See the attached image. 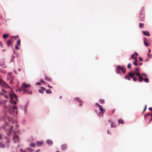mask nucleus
<instances>
[{"label":"nucleus","instance_id":"1","mask_svg":"<svg viewBox=\"0 0 152 152\" xmlns=\"http://www.w3.org/2000/svg\"><path fill=\"white\" fill-rule=\"evenodd\" d=\"M30 87V85L27 84L25 83H23L21 88L22 90L23 91V93H26L27 94H30L31 93V92L28 91L26 89V88H28Z\"/></svg>","mask_w":152,"mask_h":152},{"label":"nucleus","instance_id":"2","mask_svg":"<svg viewBox=\"0 0 152 152\" xmlns=\"http://www.w3.org/2000/svg\"><path fill=\"white\" fill-rule=\"evenodd\" d=\"M120 70H122V72L123 73H125V68H124L123 66H121L120 65H118L116 67V72L117 73H120Z\"/></svg>","mask_w":152,"mask_h":152},{"label":"nucleus","instance_id":"3","mask_svg":"<svg viewBox=\"0 0 152 152\" xmlns=\"http://www.w3.org/2000/svg\"><path fill=\"white\" fill-rule=\"evenodd\" d=\"M15 97L16 99V100H17V98H18V96L16 95L15 94H10V98L11 99L10 101V102H11L12 103L14 104H16L17 103L16 102L14 101H12L13 100V97Z\"/></svg>","mask_w":152,"mask_h":152},{"label":"nucleus","instance_id":"4","mask_svg":"<svg viewBox=\"0 0 152 152\" xmlns=\"http://www.w3.org/2000/svg\"><path fill=\"white\" fill-rule=\"evenodd\" d=\"M128 75H129L133 79V80L134 81H136L137 80V78L136 77H134L135 76L134 74L133 73V72H129L128 73Z\"/></svg>","mask_w":152,"mask_h":152},{"label":"nucleus","instance_id":"5","mask_svg":"<svg viewBox=\"0 0 152 152\" xmlns=\"http://www.w3.org/2000/svg\"><path fill=\"white\" fill-rule=\"evenodd\" d=\"M13 140L15 143H16L18 142L19 141V139L18 138V135L15 134L13 136Z\"/></svg>","mask_w":152,"mask_h":152},{"label":"nucleus","instance_id":"6","mask_svg":"<svg viewBox=\"0 0 152 152\" xmlns=\"http://www.w3.org/2000/svg\"><path fill=\"white\" fill-rule=\"evenodd\" d=\"M0 85L6 88L7 86L9 87L4 82L3 80L1 79H0Z\"/></svg>","mask_w":152,"mask_h":152},{"label":"nucleus","instance_id":"7","mask_svg":"<svg viewBox=\"0 0 152 152\" xmlns=\"http://www.w3.org/2000/svg\"><path fill=\"white\" fill-rule=\"evenodd\" d=\"M99 110L101 111L100 113H99V114H102V115L101 116H102L103 115L104 112H105V110H104L103 108V107L102 106H99Z\"/></svg>","mask_w":152,"mask_h":152},{"label":"nucleus","instance_id":"8","mask_svg":"<svg viewBox=\"0 0 152 152\" xmlns=\"http://www.w3.org/2000/svg\"><path fill=\"white\" fill-rule=\"evenodd\" d=\"M145 17L144 14H141L140 15L139 18L141 21H143L145 20Z\"/></svg>","mask_w":152,"mask_h":152},{"label":"nucleus","instance_id":"9","mask_svg":"<svg viewBox=\"0 0 152 152\" xmlns=\"http://www.w3.org/2000/svg\"><path fill=\"white\" fill-rule=\"evenodd\" d=\"M142 32L143 33V34L145 36L149 37L150 35V33L147 31H142Z\"/></svg>","mask_w":152,"mask_h":152},{"label":"nucleus","instance_id":"10","mask_svg":"<svg viewBox=\"0 0 152 152\" xmlns=\"http://www.w3.org/2000/svg\"><path fill=\"white\" fill-rule=\"evenodd\" d=\"M61 148L62 150L64 151L66 149L67 146L65 144H63L61 145Z\"/></svg>","mask_w":152,"mask_h":152},{"label":"nucleus","instance_id":"11","mask_svg":"<svg viewBox=\"0 0 152 152\" xmlns=\"http://www.w3.org/2000/svg\"><path fill=\"white\" fill-rule=\"evenodd\" d=\"M43 144V142L42 141H37V144L38 146H42Z\"/></svg>","mask_w":152,"mask_h":152},{"label":"nucleus","instance_id":"12","mask_svg":"<svg viewBox=\"0 0 152 152\" xmlns=\"http://www.w3.org/2000/svg\"><path fill=\"white\" fill-rule=\"evenodd\" d=\"M46 142L49 145H52L53 144V142L51 140H46Z\"/></svg>","mask_w":152,"mask_h":152},{"label":"nucleus","instance_id":"13","mask_svg":"<svg viewBox=\"0 0 152 152\" xmlns=\"http://www.w3.org/2000/svg\"><path fill=\"white\" fill-rule=\"evenodd\" d=\"M133 73L135 75H136L138 77L141 76L140 75V73L137 71H135Z\"/></svg>","mask_w":152,"mask_h":152},{"label":"nucleus","instance_id":"14","mask_svg":"<svg viewBox=\"0 0 152 152\" xmlns=\"http://www.w3.org/2000/svg\"><path fill=\"white\" fill-rule=\"evenodd\" d=\"M45 88L44 87H42L41 88L39 89V92L41 93L42 94L44 92V91L45 90Z\"/></svg>","mask_w":152,"mask_h":152},{"label":"nucleus","instance_id":"15","mask_svg":"<svg viewBox=\"0 0 152 152\" xmlns=\"http://www.w3.org/2000/svg\"><path fill=\"white\" fill-rule=\"evenodd\" d=\"M74 100L80 103H82L83 101L78 97H76L74 98Z\"/></svg>","mask_w":152,"mask_h":152},{"label":"nucleus","instance_id":"16","mask_svg":"<svg viewBox=\"0 0 152 152\" xmlns=\"http://www.w3.org/2000/svg\"><path fill=\"white\" fill-rule=\"evenodd\" d=\"M7 101V100H0V104H5L6 103Z\"/></svg>","mask_w":152,"mask_h":152},{"label":"nucleus","instance_id":"17","mask_svg":"<svg viewBox=\"0 0 152 152\" xmlns=\"http://www.w3.org/2000/svg\"><path fill=\"white\" fill-rule=\"evenodd\" d=\"M12 44V42L11 40H9L7 41V45L8 46H10Z\"/></svg>","mask_w":152,"mask_h":152},{"label":"nucleus","instance_id":"18","mask_svg":"<svg viewBox=\"0 0 152 152\" xmlns=\"http://www.w3.org/2000/svg\"><path fill=\"white\" fill-rule=\"evenodd\" d=\"M5 147V145L3 143L0 142V148H4Z\"/></svg>","mask_w":152,"mask_h":152},{"label":"nucleus","instance_id":"19","mask_svg":"<svg viewBox=\"0 0 152 152\" xmlns=\"http://www.w3.org/2000/svg\"><path fill=\"white\" fill-rule=\"evenodd\" d=\"M45 80L50 81L51 80V78L50 77H48L47 76H45Z\"/></svg>","mask_w":152,"mask_h":152},{"label":"nucleus","instance_id":"20","mask_svg":"<svg viewBox=\"0 0 152 152\" xmlns=\"http://www.w3.org/2000/svg\"><path fill=\"white\" fill-rule=\"evenodd\" d=\"M9 36V35L8 34H3V38L4 39H5L6 38H7Z\"/></svg>","mask_w":152,"mask_h":152},{"label":"nucleus","instance_id":"21","mask_svg":"<svg viewBox=\"0 0 152 152\" xmlns=\"http://www.w3.org/2000/svg\"><path fill=\"white\" fill-rule=\"evenodd\" d=\"M130 77L127 74V75H126L125 76V79L126 80H131V79L130 78Z\"/></svg>","mask_w":152,"mask_h":152},{"label":"nucleus","instance_id":"22","mask_svg":"<svg viewBox=\"0 0 152 152\" xmlns=\"http://www.w3.org/2000/svg\"><path fill=\"white\" fill-rule=\"evenodd\" d=\"M138 77L139 81V82H140L143 80V78L141 76Z\"/></svg>","mask_w":152,"mask_h":152},{"label":"nucleus","instance_id":"23","mask_svg":"<svg viewBox=\"0 0 152 152\" xmlns=\"http://www.w3.org/2000/svg\"><path fill=\"white\" fill-rule=\"evenodd\" d=\"M118 122L119 123L123 124L124 123V122L122 119H120L118 120Z\"/></svg>","mask_w":152,"mask_h":152},{"label":"nucleus","instance_id":"24","mask_svg":"<svg viewBox=\"0 0 152 152\" xmlns=\"http://www.w3.org/2000/svg\"><path fill=\"white\" fill-rule=\"evenodd\" d=\"M16 45H17L19 46L20 45V39H18V40L17 41V42Z\"/></svg>","mask_w":152,"mask_h":152},{"label":"nucleus","instance_id":"25","mask_svg":"<svg viewBox=\"0 0 152 152\" xmlns=\"http://www.w3.org/2000/svg\"><path fill=\"white\" fill-rule=\"evenodd\" d=\"M116 126L115 124L113 123H112L111 125V127H115Z\"/></svg>","mask_w":152,"mask_h":152},{"label":"nucleus","instance_id":"26","mask_svg":"<svg viewBox=\"0 0 152 152\" xmlns=\"http://www.w3.org/2000/svg\"><path fill=\"white\" fill-rule=\"evenodd\" d=\"M144 24L143 23H139V27L141 28H143L144 27Z\"/></svg>","mask_w":152,"mask_h":152},{"label":"nucleus","instance_id":"27","mask_svg":"<svg viewBox=\"0 0 152 152\" xmlns=\"http://www.w3.org/2000/svg\"><path fill=\"white\" fill-rule=\"evenodd\" d=\"M29 145L31 147H35V144L34 143H30Z\"/></svg>","mask_w":152,"mask_h":152},{"label":"nucleus","instance_id":"28","mask_svg":"<svg viewBox=\"0 0 152 152\" xmlns=\"http://www.w3.org/2000/svg\"><path fill=\"white\" fill-rule=\"evenodd\" d=\"M46 92L47 94H51L52 93L51 91L49 89H47V90H46Z\"/></svg>","mask_w":152,"mask_h":152},{"label":"nucleus","instance_id":"29","mask_svg":"<svg viewBox=\"0 0 152 152\" xmlns=\"http://www.w3.org/2000/svg\"><path fill=\"white\" fill-rule=\"evenodd\" d=\"M11 109L13 111H14V110L17 109V107L16 106H14L11 108Z\"/></svg>","mask_w":152,"mask_h":152},{"label":"nucleus","instance_id":"30","mask_svg":"<svg viewBox=\"0 0 152 152\" xmlns=\"http://www.w3.org/2000/svg\"><path fill=\"white\" fill-rule=\"evenodd\" d=\"M99 102L100 103H101V104H102V103H104V101L103 99H100L99 100Z\"/></svg>","mask_w":152,"mask_h":152},{"label":"nucleus","instance_id":"31","mask_svg":"<svg viewBox=\"0 0 152 152\" xmlns=\"http://www.w3.org/2000/svg\"><path fill=\"white\" fill-rule=\"evenodd\" d=\"M144 81L145 82L148 83L149 82V80L147 78H145L144 79Z\"/></svg>","mask_w":152,"mask_h":152},{"label":"nucleus","instance_id":"32","mask_svg":"<svg viewBox=\"0 0 152 152\" xmlns=\"http://www.w3.org/2000/svg\"><path fill=\"white\" fill-rule=\"evenodd\" d=\"M135 57H137L136 56H135L134 53L133 54H132L131 56V58L133 59L135 58Z\"/></svg>","mask_w":152,"mask_h":152},{"label":"nucleus","instance_id":"33","mask_svg":"<svg viewBox=\"0 0 152 152\" xmlns=\"http://www.w3.org/2000/svg\"><path fill=\"white\" fill-rule=\"evenodd\" d=\"M18 45H15V49L18 50L19 49V47Z\"/></svg>","mask_w":152,"mask_h":152},{"label":"nucleus","instance_id":"34","mask_svg":"<svg viewBox=\"0 0 152 152\" xmlns=\"http://www.w3.org/2000/svg\"><path fill=\"white\" fill-rule=\"evenodd\" d=\"M12 38H15V39H18L19 38V36L18 35H17L16 36H13L12 37Z\"/></svg>","mask_w":152,"mask_h":152},{"label":"nucleus","instance_id":"35","mask_svg":"<svg viewBox=\"0 0 152 152\" xmlns=\"http://www.w3.org/2000/svg\"><path fill=\"white\" fill-rule=\"evenodd\" d=\"M131 65L130 63L129 64L127 65V67L129 69H130L131 68Z\"/></svg>","mask_w":152,"mask_h":152},{"label":"nucleus","instance_id":"36","mask_svg":"<svg viewBox=\"0 0 152 152\" xmlns=\"http://www.w3.org/2000/svg\"><path fill=\"white\" fill-rule=\"evenodd\" d=\"M147 55L148 57H149V58H151L152 57V55L151 54L148 53Z\"/></svg>","mask_w":152,"mask_h":152},{"label":"nucleus","instance_id":"37","mask_svg":"<svg viewBox=\"0 0 152 152\" xmlns=\"http://www.w3.org/2000/svg\"><path fill=\"white\" fill-rule=\"evenodd\" d=\"M133 64L136 66H137L138 65V64L137 62H133Z\"/></svg>","mask_w":152,"mask_h":152},{"label":"nucleus","instance_id":"38","mask_svg":"<svg viewBox=\"0 0 152 152\" xmlns=\"http://www.w3.org/2000/svg\"><path fill=\"white\" fill-rule=\"evenodd\" d=\"M144 44H145V45L146 46H148V44L147 43H146V42H145V40H144Z\"/></svg>","mask_w":152,"mask_h":152},{"label":"nucleus","instance_id":"39","mask_svg":"<svg viewBox=\"0 0 152 152\" xmlns=\"http://www.w3.org/2000/svg\"><path fill=\"white\" fill-rule=\"evenodd\" d=\"M135 69V70L136 71H139L140 70V69L139 68H136Z\"/></svg>","mask_w":152,"mask_h":152},{"label":"nucleus","instance_id":"40","mask_svg":"<svg viewBox=\"0 0 152 152\" xmlns=\"http://www.w3.org/2000/svg\"><path fill=\"white\" fill-rule=\"evenodd\" d=\"M139 60L140 61H142L143 60V59L141 57H140L139 58Z\"/></svg>","mask_w":152,"mask_h":152},{"label":"nucleus","instance_id":"41","mask_svg":"<svg viewBox=\"0 0 152 152\" xmlns=\"http://www.w3.org/2000/svg\"><path fill=\"white\" fill-rule=\"evenodd\" d=\"M142 76H145V77H147V76L146 75L145 73H142Z\"/></svg>","mask_w":152,"mask_h":152},{"label":"nucleus","instance_id":"42","mask_svg":"<svg viewBox=\"0 0 152 152\" xmlns=\"http://www.w3.org/2000/svg\"><path fill=\"white\" fill-rule=\"evenodd\" d=\"M96 105L97 106V107H99V106H100V105H99V103H96Z\"/></svg>","mask_w":152,"mask_h":152},{"label":"nucleus","instance_id":"43","mask_svg":"<svg viewBox=\"0 0 152 152\" xmlns=\"http://www.w3.org/2000/svg\"><path fill=\"white\" fill-rule=\"evenodd\" d=\"M2 91L4 93H6L7 92L4 89H2Z\"/></svg>","mask_w":152,"mask_h":152},{"label":"nucleus","instance_id":"44","mask_svg":"<svg viewBox=\"0 0 152 152\" xmlns=\"http://www.w3.org/2000/svg\"><path fill=\"white\" fill-rule=\"evenodd\" d=\"M135 61V62H137V57H135V58H134Z\"/></svg>","mask_w":152,"mask_h":152},{"label":"nucleus","instance_id":"45","mask_svg":"<svg viewBox=\"0 0 152 152\" xmlns=\"http://www.w3.org/2000/svg\"><path fill=\"white\" fill-rule=\"evenodd\" d=\"M4 95V97H5V98H7V99L8 98V96L7 95Z\"/></svg>","mask_w":152,"mask_h":152},{"label":"nucleus","instance_id":"46","mask_svg":"<svg viewBox=\"0 0 152 152\" xmlns=\"http://www.w3.org/2000/svg\"><path fill=\"white\" fill-rule=\"evenodd\" d=\"M146 109V105L145 106V108H144V109L143 110V112H144L145 110Z\"/></svg>","mask_w":152,"mask_h":152},{"label":"nucleus","instance_id":"47","mask_svg":"<svg viewBox=\"0 0 152 152\" xmlns=\"http://www.w3.org/2000/svg\"><path fill=\"white\" fill-rule=\"evenodd\" d=\"M148 109H149V110L152 111V107H150Z\"/></svg>","mask_w":152,"mask_h":152},{"label":"nucleus","instance_id":"48","mask_svg":"<svg viewBox=\"0 0 152 152\" xmlns=\"http://www.w3.org/2000/svg\"><path fill=\"white\" fill-rule=\"evenodd\" d=\"M134 54H135V56H136V57H137V56L138 55V54L136 52H134Z\"/></svg>","mask_w":152,"mask_h":152},{"label":"nucleus","instance_id":"49","mask_svg":"<svg viewBox=\"0 0 152 152\" xmlns=\"http://www.w3.org/2000/svg\"><path fill=\"white\" fill-rule=\"evenodd\" d=\"M115 109H113V110H112V113H113L114 112H115Z\"/></svg>","mask_w":152,"mask_h":152},{"label":"nucleus","instance_id":"50","mask_svg":"<svg viewBox=\"0 0 152 152\" xmlns=\"http://www.w3.org/2000/svg\"><path fill=\"white\" fill-rule=\"evenodd\" d=\"M4 94L2 92H0V96L1 95H4Z\"/></svg>","mask_w":152,"mask_h":152},{"label":"nucleus","instance_id":"51","mask_svg":"<svg viewBox=\"0 0 152 152\" xmlns=\"http://www.w3.org/2000/svg\"><path fill=\"white\" fill-rule=\"evenodd\" d=\"M41 82L43 83H45L44 82L43 80H41Z\"/></svg>","mask_w":152,"mask_h":152},{"label":"nucleus","instance_id":"52","mask_svg":"<svg viewBox=\"0 0 152 152\" xmlns=\"http://www.w3.org/2000/svg\"><path fill=\"white\" fill-rule=\"evenodd\" d=\"M37 84L39 85H40L41 84V83H39V82H37Z\"/></svg>","mask_w":152,"mask_h":152},{"label":"nucleus","instance_id":"53","mask_svg":"<svg viewBox=\"0 0 152 152\" xmlns=\"http://www.w3.org/2000/svg\"><path fill=\"white\" fill-rule=\"evenodd\" d=\"M107 133L108 134H110V132H109L108 130L107 131Z\"/></svg>","mask_w":152,"mask_h":152},{"label":"nucleus","instance_id":"54","mask_svg":"<svg viewBox=\"0 0 152 152\" xmlns=\"http://www.w3.org/2000/svg\"><path fill=\"white\" fill-rule=\"evenodd\" d=\"M13 128V126H12L11 127L10 129V131Z\"/></svg>","mask_w":152,"mask_h":152},{"label":"nucleus","instance_id":"55","mask_svg":"<svg viewBox=\"0 0 152 152\" xmlns=\"http://www.w3.org/2000/svg\"><path fill=\"white\" fill-rule=\"evenodd\" d=\"M40 151V149H38L36 152H39Z\"/></svg>","mask_w":152,"mask_h":152},{"label":"nucleus","instance_id":"56","mask_svg":"<svg viewBox=\"0 0 152 152\" xmlns=\"http://www.w3.org/2000/svg\"><path fill=\"white\" fill-rule=\"evenodd\" d=\"M112 121V120H109V122H111Z\"/></svg>","mask_w":152,"mask_h":152},{"label":"nucleus","instance_id":"57","mask_svg":"<svg viewBox=\"0 0 152 152\" xmlns=\"http://www.w3.org/2000/svg\"><path fill=\"white\" fill-rule=\"evenodd\" d=\"M48 87L49 88H52V87L50 86L49 85H48Z\"/></svg>","mask_w":152,"mask_h":152},{"label":"nucleus","instance_id":"58","mask_svg":"<svg viewBox=\"0 0 152 152\" xmlns=\"http://www.w3.org/2000/svg\"><path fill=\"white\" fill-rule=\"evenodd\" d=\"M0 44H1V47H2V43L1 42H0Z\"/></svg>","mask_w":152,"mask_h":152},{"label":"nucleus","instance_id":"59","mask_svg":"<svg viewBox=\"0 0 152 152\" xmlns=\"http://www.w3.org/2000/svg\"><path fill=\"white\" fill-rule=\"evenodd\" d=\"M79 106H82L83 105V104H80L79 105Z\"/></svg>","mask_w":152,"mask_h":152},{"label":"nucleus","instance_id":"60","mask_svg":"<svg viewBox=\"0 0 152 152\" xmlns=\"http://www.w3.org/2000/svg\"><path fill=\"white\" fill-rule=\"evenodd\" d=\"M12 80H11V81H10V83L11 84H12Z\"/></svg>","mask_w":152,"mask_h":152},{"label":"nucleus","instance_id":"61","mask_svg":"<svg viewBox=\"0 0 152 152\" xmlns=\"http://www.w3.org/2000/svg\"><path fill=\"white\" fill-rule=\"evenodd\" d=\"M148 52L149 53H150L151 52V50L150 49H149L148 51Z\"/></svg>","mask_w":152,"mask_h":152},{"label":"nucleus","instance_id":"62","mask_svg":"<svg viewBox=\"0 0 152 152\" xmlns=\"http://www.w3.org/2000/svg\"><path fill=\"white\" fill-rule=\"evenodd\" d=\"M18 70L19 71H20L21 69H18Z\"/></svg>","mask_w":152,"mask_h":152},{"label":"nucleus","instance_id":"63","mask_svg":"<svg viewBox=\"0 0 152 152\" xmlns=\"http://www.w3.org/2000/svg\"><path fill=\"white\" fill-rule=\"evenodd\" d=\"M27 149L28 150H30L31 149L30 148H28Z\"/></svg>","mask_w":152,"mask_h":152},{"label":"nucleus","instance_id":"64","mask_svg":"<svg viewBox=\"0 0 152 152\" xmlns=\"http://www.w3.org/2000/svg\"><path fill=\"white\" fill-rule=\"evenodd\" d=\"M139 64H140V65H142V63H139Z\"/></svg>","mask_w":152,"mask_h":152}]
</instances>
